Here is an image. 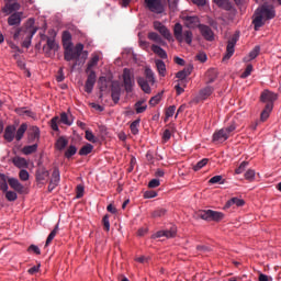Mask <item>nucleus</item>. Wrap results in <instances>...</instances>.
<instances>
[{"mask_svg":"<svg viewBox=\"0 0 281 281\" xmlns=\"http://www.w3.org/2000/svg\"><path fill=\"white\" fill-rule=\"evenodd\" d=\"M58 49V45L52 40V37H47V50L46 54L49 53V50L56 52Z\"/></svg>","mask_w":281,"mask_h":281,"instance_id":"obj_41","label":"nucleus"},{"mask_svg":"<svg viewBox=\"0 0 281 281\" xmlns=\"http://www.w3.org/2000/svg\"><path fill=\"white\" fill-rule=\"evenodd\" d=\"M210 184H224L223 176H214L209 180Z\"/></svg>","mask_w":281,"mask_h":281,"instance_id":"obj_50","label":"nucleus"},{"mask_svg":"<svg viewBox=\"0 0 281 281\" xmlns=\"http://www.w3.org/2000/svg\"><path fill=\"white\" fill-rule=\"evenodd\" d=\"M209 164V159L204 158L200 161H198L194 166H193V170L194 172H198V170H202V168H204V166H207Z\"/></svg>","mask_w":281,"mask_h":281,"instance_id":"obj_42","label":"nucleus"},{"mask_svg":"<svg viewBox=\"0 0 281 281\" xmlns=\"http://www.w3.org/2000/svg\"><path fill=\"white\" fill-rule=\"evenodd\" d=\"M16 127L14 125H9L4 130V139L9 143L13 142L15 138Z\"/></svg>","mask_w":281,"mask_h":281,"instance_id":"obj_20","label":"nucleus"},{"mask_svg":"<svg viewBox=\"0 0 281 281\" xmlns=\"http://www.w3.org/2000/svg\"><path fill=\"white\" fill-rule=\"evenodd\" d=\"M245 204H246L245 200L239 198H232L226 202L225 209H231L234 205L237 207H243L245 206Z\"/></svg>","mask_w":281,"mask_h":281,"instance_id":"obj_22","label":"nucleus"},{"mask_svg":"<svg viewBox=\"0 0 281 281\" xmlns=\"http://www.w3.org/2000/svg\"><path fill=\"white\" fill-rule=\"evenodd\" d=\"M144 103L145 101H138L135 104V110L137 114L144 113L147 110V105L146 104L144 105Z\"/></svg>","mask_w":281,"mask_h":281,"instance_id":"obj_45","label":"nucleus"},{"mask_svg":"<svg viewBox=\"0 0 281 281\" xmlns=\"http://www.w3.org/2000/svg\"><path fill=\"white\" fill-rule=\"evenodd\" d=\"M213 3L224 10V11H233L234 10V5L231 2V0H213Z\"/></svg>","mask_w":281,"mask_h":281,"instance_id":"obj_19","label":"nucleus"},{"mask_svg":"<svg viewBox=\"0 0 281 281\" xmlns=\"http://www.w3.org/2000/svg\"><path fill=\"white\" fill-rule=\"evenodd\" d=\"M237 125L235 122H232L229 126L215 131L212 135V142L214 143H224L226 142L236 131Z\"/></svg>","mask_w":281,"mask_h":281,"instance_id":"obj_5","label":"nucleus"},{"mask_svg":"<svg viewBox=\"0 0 281 281\" xmlns=\"http://www.w3.org/2000/svg\"><path fill=\"white\" fill-rule=\"evenodd\" d=\"M214 89L212 87H206L202 90H200V98L201 99H206L207 97H210L213 93Z\"/></svg>","mask_w":281,"mask_h":281,"instance_id":"obj_40","label":"nucleus"},{"mask_svg":"<svg viewBox=\"0 0 281 281\" xmlns=\"http://www.w3.org/2000/svg\"><path fill=\"white\" fill-rule=\"evenodd\" d=\"M173 132H175L173 127L165 130V132L162 133V139L165 142H168L171 138V135Z\"/></svg>","mask_w":281,"mask_h":281,"instance_id":"obj_52","label":"nucleus"},{"mask_svg":"<svg viewBox=\"0 0 281 281\" xmlns=\"http://www.w3.org/2000/svg\"><path fill=\"white\" fill-rule=\"evenodd\" d=\"M145 7L148 9L151 13L155 14H162L166 11V5L162 2V0H144Z\"/></svg>","mask_w":281,"mask_h":281,"instance_id":"obj_8","label":"nucleus"},{"mask_svg":"<svg viewBox=\"0 0 281 281\" xmlns=\"http://www.w3.org/2000/svg\"><path fill=\"white\" fill-rule=\"evenodd\" d=\"M169 3V10L176 11L178 8L179 0H167Z\"/></svg>","mask_w":281,"mask_h":281,"instance_id":"obj_58","label":"nucleus"},{"mask_svg":"<svg viewBox=\"0 0 281 281\" xmlns=\"http://www.w3.org/2000/svg\"><path fill=\"white\" fill-rule=\"evenodd\" d=\"M191 72H192V68L183 69V70L178 71V72L176 74V78H178V79L180 80V82L183 83V82H184V79H186L187 77H189V76L191 75Z\"/></svg>","mask_w":281,"mask_h":281,"instance_id":"obj_27","label":"nucleus"},{"mask_svg":"<svg viewBox=\"0 0 281 281\" xmlns=\"http://www.w3.org/2000/svg\"><path fill=\"white\" fill-rule=\"evenodd\" d=\"M247 166H249L248 161H243L237 169H235V173L236 175H243V172H245Z\"/></svg>","mask_w":281,"mask_h":281,"instance_id":"obj_51","label":"nucleus"},{"mask_svg":"<svg viewBox=\"0 0 281 281\" xmlns=\"http://www.w3.org/2000/svg\"><path fill=\"white\" fill-rule=\"evenodd\" d=\"M93 149V146L91 144H87L79 150V155L81 157H85L86 155L90 154Z\"/></svg>","mask_w":281,"mask_h":281,"instance_id":"obj_43","label":"nucleus"},{"mask_svg":"<svg viewBox=\"0 0 281 281\" xmlns=\"http://www.w3.org/2000/svg\"><path fill=\"white\" fill-rule=\"evenodd\" d=\"M32 30L38 31V27L34 26V18H30V19L26 21L24 33H25V34H30V33L32 32Z\"/></svg>","mask_w":281,"mask_h":281,"instance_id":"obj_32","label":"nucleus"},{"mask_svg":"<svg viewBox=\"0 0 281 281\" xmlns=\"http://www.w3.org/2000/svg\"><path fill=\"white\" fill-rule=\"evenodd\" d=\"M139 123H140V120H136L134 121L132 124H131V131L134 135H137L139 130H138V126H139Z\"/></svg>","mask_w":281,"mask_h":281,"instance_id":"obj_55","label":"nucleus"},{"mask_svg":"<svg viewBox=\"0 0 281 281\" xmlns=\"http://www.w3.org/2000/svg\"><path fill=\"white\" fill-rule=\"evenodd\" d=\"M37 149H38V144H33V145L24 146L22 149V153L25 155H31L36 153Z\"/></svg>","mask_w":281,"mask_h":281,"instance_id":"obj_37","label":"nucleus"},{"mask_svg":"<svg viewBox=\"0 0 281 281\" xmlns=\"http://www.w3.org/2000/svg\"><path fill=\"white\" fill-rule=\"evenodd\" d=\"M252 71H254V66L252 65H248L246 67L245 71L241 74L240 78L241 79L248 78L249 76H251Z\"/></svg>","mask_w":281,"mask_h":281,"instance_id":"obj_49","label":"nucleus"},{"mask_svg":"<svg viewBox=\"0 0 281 281\" xmlns=\"http://www.w3.org/2000/svg\"><path fill=\"white\" fill-rule=\"evenodd\" d=\"M260 52H261V47L255 46V48H252V50H250L249 53L250 60L256 59L259 56Z\"/></svg>","mask_w":281,"mask_h":281,"instance_id":"obj_47","label":"nucleus"},{"mask_svg":"<svg viewBox=\"0 0 281 281\" xmlns=\"http://www.w3.org/2000/svg\"><path fill=\"white\" fill-rule=\"evenodd\" d=\"M40 137H41V131L38 130V127H36V126L32 127V132L29 135V140L34 142V140L38 139Z\"/></svg>","mask_w":281,"mask_h":281,"instance_id":"obj_36","label":"nucleus"},{"mask_svg":"<svg viewBox=\"0 0 281 281\" xmlns=\"http://www.w3.org/2000/svg\"><path fill=\"white\" fill-rule=\"evenodd\" d=\"M59 231V227H58V223L56 224V226L54 227V229L49 233L47 239H46V244L45 246H49L52 244V241L54 240V238L56 237L57 233Z\"/></svg>","mask_w":281,"mask_h":281,"instance_id":"obj_34","label":"nucleus"},{"mask_svg":"<svg viewBox=\"0 0 281 281\" xmlns=\"http://www.w3.org/2000/svg\"><path fill=\"white\" fill-rule=\"evenodd\" d=\"M76 153H77L76 146L71 145V146H69L68 149L66 150L65 157H66L67 159H70V157H74V155H75Z\"/></svg>","mask_w":281,"mask_h":281,"instance_id":"obj_48","label":"nucleus"},{"mask_svg":"<svg viewBox=\"0 0 281 281\" xmlns=\"http://www.w3.org/2000/svg\"><path fill=\"white\" fill-rule=\"evenodd\" d=\"M19 177H20L21 181L26 182L30 179V172L27 170H25V169H22L19 172Z\"/></svg>","mask_w":281,"mask_h":281,"instance_id":"obj_53","label":"nucleus"},{"mask_svg":"<svg viewBox=\"0 0 281 281\" xmlns=\"http://www.w3.org/2000/svg\"><path fill=\"white\" fill-rule=\"evenodd\" d=\"M256 177V171L254 169H248L246 172H245V179L247 181H254Z\"/></svg>","mask_w":281,"mask_h":281,"instance_id":"obj_54","label":"nucleus"},{"mask_svg":"<svg viewBox=\"0 0 281 281\" xmlns=\"http://www.w3.org/2000/svg\"><path fill=\"white\" fill-rule=\"evenodd\" d=\"M148 38H149L150 41H154V43H158V44H160V45H162V46L166 45V42H164V40L160 37V35H158L157 32H149Z\"/></svg>","mask_w":281,"mask_h":281,"instance_id":"obj_29","label":"nucleus"},{"mask_svg":"<svg viewBox=\"0 0 281 281\" xmlns=\"http://www.w3.org/2000/svg\"><path fill=\"white\" fill-rule=\"evenodd\" d=\"M49 177V171L47 169H38L36 171V181L44 182Z\"/></svg>","mask_w":281,"mask_h":281,"instance_id":"obj_24","label":"nucleus"},{"mask_svg":"<svg viewBox=\"0 0 281 281\" xmlns=\"http://www.w3.org/2000/svg\"><path fill=\"white\" fill-rule=\"evenodd\" d=\"M61 41H63L64 49H66L67 46H69V47L72 46L71 35H70L69 31L63 32Z\"/></svg>","mask_w":281,"mask_h":281,"instance_id":"obj_26","label":"nucleus"},{"mask_svg":"<svg viewBox=\"0 0 281 281\" xmlns=\"http://www.w3.org/2000/svg\"><path fill=\"white\" fill-rule=\"evenodd\" d=\"M176 106L171 105L169 108H167V112L165 113V115L167 116V119L173 116L175 112H176Z\"/></svg>","mask_w":281,"mask_h":281,"instance_id":"obj_61","label":"nucleus"},{"mask_svg":"<svg viewBox=\"0 0 281 281\" xmlns=\"http://www.w3.org/2000/svg\"><path fill=\"white\" fill-rule=\"evenodd\" d=\"M27 128L29 125L26 123L21 124V126L16 131L15 139L21 140L24 137V134L26 133Z\"/></svg>","mask_w":281,"mask_h":281,"instance_id":"obj_28","label":"nucleus"},{"mask_svg":"<svg viewBox=\"0 0 281 281\" xmlns=\"http://www.w3.org/2000/svg\"><path fill=\"white\" fill-rule=\"evenodd\" d=\"M260 100L266 103L265 110L260 114V120L266 122L270 117L273 110V102L278 100V94L266 90L261 93Z\"/></svg>","mask_w":281,"mask_h":281,"instance_id":"obj_2","label":"nucleus"},{"mask_svg":"<svg viewBox=\"0 0 281 281\" xmlns=\"http://www.w3.org/2000/svg\"><path fill=\"white\" fill-rule=\"evenodd\" d=\"M83 44L80 43L76 44V46H66V49H64V59L66 61H78L82 55V58L86 60L88 57V50H83Z\"/></svg>","mask_w":281,"mask_h":281,"instance_id":"obj_3","label":"nucleus"},{"mask_svg":"<svg viewBox=\"0 0 281 281\" xmlns=\"http://www.w3.org/2000/svg\"><path fill=\"white\" fill-rule=\"evenodd\" d=\"M154 29L156 31L160 32V35H162V37H165V40H167V41L172 40L170 30L166 25H164L160 21L154 22Z\"/></svg>","mask_w":281,"mask_h":281,"instance_id":"obj_13","label":"nucleus"},{"mask_svg":"<svg viewBox=\"0 0 281 281\" xmlns=\"http://www.w3.org/2000/svg\"><path fill=\"white\" fill-rule=\"evenodd\" d=\"M144 198L145 199H155V198H157V192L156 191H146L145 193H144Z\"/></svg>","mask_w":281,"mask_h":281,"instance_id":"obj_63","label":"nucleus"},{"mask_svg":"<svg viewBox=\"0 0 281 281\" xmlns=\"http://www.w3.org/2000/svg\"><path fill=\"white\" fill-rule=\"evenodd\" d=\"M238 40H239L238 35H233V37L228 40L227 46H226V54L223 57V61L229 60L232 56L235 54V46Z\"/></svg>","mask_w":281,"mask_h":281,"instance_id":"obj_10","label":"nucleus"},{"mask_svg":"<svg viewBox=\"0 0 281 281\" xmlns=\"http://www.w3.org/2000/svg\"><path fill=\"white\" fill-rule=\"evenodd\" d=\"M102 223H103V227L106 232L110 231V220H109V215H104L103 220H102Z\"/></svg>","mask_w":281,"mask_h":281,"instance_id":"obj_62","label":"nucleus"},{"mask_svg":"<svg viewBox=\"0 0 281 281\" xmlns=\"http://www.w3.org/2000/svg\"><path fill=\"white\" fill-rule=\"evenodd\" d=\"M95 81H97V76H95V72L93 70H91L88 75V78H87V81H86V85H85V91L87 93H91L92 90H93V87L95 85Z\"/></svg>","mask_w":281,"mask_h":281,"instance_id":"obj_18","label":"nucleus"},{"mask_svg":"<svg viewBox=\"0 0 281 281\" xmlns=\"http://www.w3.org/2000/svg\"><path fill=\"white\" fill-rule=\"evenodd\" d=\"M199 31L205 41L207 42L214 41V32L211 26L206 24H199Z\"/></svg>","mask_w":281,"mask_h":281,"instance_id":"obj_14","label":"nucleus"},{"mask_svg":"<svg viewBox=\"0 0 281 281\" xmlns=\"http://www.w3.org/2000/svg\"><path fill=\"white\" fill-rule=\"evenodd\" d=\"M121 88L119 85L112 87V99L115 103L120 101Z\"/></svg>","mask_w":281,"mask_h":281,"instance_id":"obj_33","label":"nucleus"},{"mask_svg":"<svg viewBox=\"0 0 281 281\" xmlns=\"http://www.w3.org/2000/svg\"><path fill=\"white\" fill-rule=\"evenodd\" d=\"M123 82H124L125 91L127 93H132L133 89H134V86H135V79H134V76H133V74L131 72L130 69H124Z\"/></svg>","mask_w":281,"mask_h":281,"instance_id":"obj_9","label":"nucleus"},{"mask_svg":"<svg viewBox=\"0 0 281 281\" xmlns=\"http://www.w3.org/2000/svg\"><path fill=\"white\" fill-rule=\"evenodd\" d=\"M167 211L165 209H156L151 212V218H160L166 215Z\"/></svg>","mask_w":281,"mask_h":281,"instance_id":"obj_44","label":"nucleus"},{"mask_svg":"<svg viewBox=\"0 0 281 281\" xmlns=\"http://www.w3.org/2000/svg\"><path fill=\"white\" fill-rule=\"evenodd\" d=\"M173 36L178 43H183L191 45L193 41V33L191 30H183L181 23L177 22L173 25Z\"/></svg>","mask_w":281,"mask_h":281,"instance_id":"obj_4","label":"nucleus"},{"mask_svg":"<svg viewBox=\"0 0 281 281\" xmlns=\"http://www.w3.org/2000/svg\"><path fill=\"white\" fill-rule=\"evenodd\" d=\"M59 181H60V173L58 168L55 167L52 173L50 182L58 186Z\"/></svg>","mask_w":281,"mask_h":281,"instance_id":"obj_39","label":"nucleus"},{"mask_svg":"<svg viewBox=\"0 0 281 281\" xmlns=\"http://www.w3.org/2000/svg\"><path fill=\"white\" fill-rule=\"evenodd\" d=\"M184 24L188 29H194L198 26L200 29V20L199 16H187L184 19Z\"/></svg>","mask_w":281,"mask_h":281,"instance_id":"obj_21","label":"nucleus"},{"mask_svg":"<svg viewBox=\"0 0 281 281\" xmlns=\"http://www.w3.org/2000/svg\"><path fill=\"white\" fill-rule=\"evenodd\" d=\"M13 165L16 168H27V166H29L27 160L25 158H22V157L13 158Z\"/></svg>","mask_w":281,"mask_h":281,"instance_id":"obj_30","label":"nucleus"},{"mask_svg":"<svg viewBox=\"0 0 281 281\" xmlns=\"http://www.w3.org/2000/svg\"><path fill=\"white\" fill-rule=\"evenodd\" d=\"M20 10V2H5L4 7L1 9V12L4 13V15H11L19 12Z\"/></svg>","mask_w":281,"mask_h":281,"instance_id":"obj_12","label":"nucleus"},{"mask_svg":"<svg viewBox=\"0 0 281 281\" xmlns=\"http://www.w3.org/2000/svg\"><path fill=\"white\" fill-rule=\"evenodd\" d=\"M151 52H154V54L158 55V57H160V59L168 58L166 50H164V48H161V46H157V44H151Z\"/></svg>","mask_w":281,"mask_h":281,"instance_id":"obj_23","label":"nucleus"},{"mask_svg":"<svg viewBox=\"0 0 281 281\" xmlns=\"http://www.w3.org/2000/svg\"><path fill=\"white\" fill-rule=\"evenodd\" d=\"M36 35V29L31 30V33H26V37L24 42H22V46L25 48H30L32 45V38Z\"/></svg>","mask_w":281,"mask_h":281,"instance_id":"obj_25","label":"nucleus"},{"mask_svg":"<svg viewBox=\"0 0 281 281\" xmlns=\"http://www.w3.org/2000/svg\"><path fill=\"white\" fill-rule=\"evenodd\" d=\"M5 199L9 202H15V201H18L19 196L15 191H7Z\"/></svg>","mask_w":281,"mask_h":281,"instance_id":"obj_46","label":"nucleus"},{"mask_svg":"<svg viewBox=\"0 0 281 281\" xmlns=\"http://www.w3.org/2000/svg\"><path fill=\"white\" fill-rule=\"evenodd\" d=\"M58 122H61L66 125H71V122L68 120V116L65 112H63L60 114V119L58 116H55L50 121V127L55 131V132H58L59 128H58Z\"/></svg>","mask_w":281,"mask_h":281,"instance_id":"obj_15","label":"nucleus"},{"mask_svg":"<svg viewBox=\"0 0 281 281\" xmlns=\"http://www.w3.org/2000/svg\"><path fill=\"white\" fill-rule=\"evenodd\" d=\"M160 100H161V95L158 94V95L150 99L149 104L150 105H157L160 102Z\"/></svg>","mask_w":281,"mask_h":281,"instance_id":"obj_64","label":"nucleus"},{"mask_svg":"<svg viewBox=\"0 0 281 281\" xmlns=\"http://www.w3.org/2000/svg\"><path fill=\"white\" fill-rule=\"evenodd\" d=\"M276 18V9L271 5H261L256 10L252 24L255 31H259L265 25V21L273 20Z\"/></svg>","mask_w":281,"mask_h":281,"instance_id":"obj_1","label":"nucleus"},{"mask_svg":"<svg viewBox=\"0 0 281 281\" xmlns=\"http://www.w3.org/2000/svg\"><path fill=\"white\" fill-rule=\"evenodd\" d=\"M29 252H34L35 255H41V248H38V246L32 244L30 245V247L27 248Z\"/></svg>","mask_w":281,"mask_h":281,"instance_id":"obj_60","label":"nucleus"},{"mask_svg":"<svg viewBox=\"0 0 281 281\" xmlns=\"http://www.w3.org/2000/svg\"><path fill=\"white\" fill-rule=\"evenodd\" d=\"M24 16V12H13L8 18L9 26H20Z\"/></svg>","mask_w":281,"mask_h":281,"instance_id":"obj_16","label":"nucleus"},{"mask_svg":"<svg viewBox=\"0 0 281 281\" xmlns=\"http://www.w3.org/2000/svg\"><path fill=\"white\" fill-rule=\"evenodd\" d=\"M99 60H100L99 55H92V58L87 65V72L92 71L91 69L98 65Z\"/></svg>","mask_w":281,"mask_h":281,"instance_id":"obj_35","label":"nucleus"},{"mask_svg":"<svg viewBox=\"0 0 281 281\" xmlns=\"http://www.w3.org/2000/svg\"><path fill=\"white\" fill-rule=\"evenodd\" d=\"M177 236V227L171 226L169 229L158 231L154 235L155 238L166 237L167 239L175 238Z\"/></svg>","mask_w":281,"mask_h":281,"instance_id":"obj_17","label":"nucleus"},{"mask_svg":"<svg viewBox=\"0 0 281 281\" xmlns=\"http://www.w3.org/2000/svg\"><path fill=\"white\" fill-rule=\"evenodd\" d=\"M155 63H156V69H158V75H160V77H165L166 76V64L159 59H157Z\"/></svg>","mask_w":281,"mask_h":281,"instance_id":"obj_31","label":"nucleus"},{"mask_svg":"<svg viewBox=\"0 0 281 281\" xmlns=\"http://www.w3.org/2000/svg\"><path fill=\"white\" fill-rule=\"evenodd\" d=\"M85 193V187L82 184H78L76 188V199H81Z\"/></svg>","mask_w":281,"mask_h":281,"instance_id":"obj_56","label":"nucleus"},{"mask_svg":"<svg viewBox=\"0 0 281 281\" xmlns=\"http://www.w3.org/2000/svg\"><path fill=\"white\" fill-rule=\"evenodd\" d=\"M68 145V139H66L64 136H60L57 140H56V148L58 150H63L66 146Z\"/></svg>","mask_w":281,"mask_h":281,"instance_id":"obj_38","label":"nucleus"},{"mask_svg":"<svg viewBox=\"0 0 281 281\" xmlns=\"http://www.w3.org/2000/svg\"><path fill=\"white\" fill-rule=\"evenodd\" d=\"M145 76H146V79L140 77V78L137 79V82H138L139 87L142 88V90L145 93L149 94L151 92L149 83L151 86L155 85V74L151 69L146 68Z\"/></svg>","mask_w":281,"mask_h":281,"instance_id":"obj_6","label":"nucleus"},{"mask_svg":"<svg viewBox=\"0 0 281 281\" xmlns=\"http://www.w3.org/2000/svg\"><path fill=\"white\" fill-rule=\"evenodd\" d=\"M86 138L91 143H97L98 138L93 135L91 131H86Z\"/></svg>","mask_w":281,"mask_h":281,"instance_id":"obj_57","label":"nucleus"},{"mask_svg":"<svg viewBox=\"0 0 281 281\" xmlns=\"http://www.w3.org/2000/svg\"><path fill=\"white\" fill-rule=\"evenodd\" d=\"M198 217L206 222H221L224 220L225 214L213 210L199 211Z\"/></svg>","mask_w":281,"mask_h":281,"instance_id":"obj_7","label":"nucleus"},{"mask_svg":"<svg viewBox=\"0 0 281 281\" xmlns=\"http://www.w3.org/2000/svg\"><path fill=\"white\" fill-rule=\"evenodd\" d=\"M160 187V181L159 179H151V181L148 184L149 189H157Z\"/></svg>","mask_w":281,"mask_h":281,"instance_id":"obj_59","label":"nucleus"},{"mask_svg":"<svg viewBox=\"0 0 281 281\" xmlns=\"http://www.w3.org/2000/svg\"><path fill=\"white\" fill-rule=\"evenodd\" d=\"M8 184H9V187H10L14 192H16L18 194L23 195V194H25V192H26L25 186L22 184V183L20 182V180L16 179V178H10V179H8Z\"/></svg>","mask_w":281,"mask_h":281,"instance_id":"obj_11","label":"nucleus"}]
</instances>
